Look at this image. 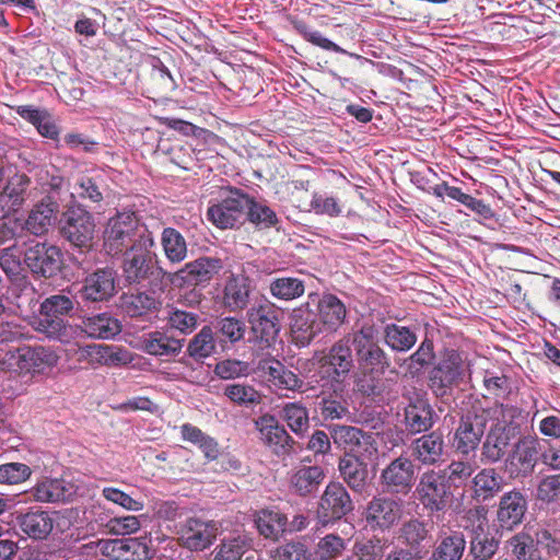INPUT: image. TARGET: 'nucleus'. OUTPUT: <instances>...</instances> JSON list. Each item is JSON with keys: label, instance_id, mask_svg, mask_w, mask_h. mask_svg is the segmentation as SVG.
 Instances as JSON below:
<instances>
[{"label": "nucleus", "instance_id": "52", "mask_svg": "<svg viewBox=\"0 0 560 560\" xmlns=\"http://www.w3.org/2000/svg\"><path fill=\"white\" fill-rule=\"evenodd\" d=\"M250 547V540L245 536L223 540L217 547L213 560H242Z\"/></svg>", "mask_w": 560, "mask_h": 560}, {"label": "nucleus", "instance_id": "45", "mask_svg": "<svg viewBox=\"0 0 560 560\" xmlns=\"http://www.w3.org/2000/svg\"><path fill=\"white\" fill-rule=\"evenodd\" d=\"M291 24L293 28L301 35L303 38L315 46H318L325 50L334 51L337 54H343L351 58L362 59V57L358 54L347 51L341 48L339 45L335 44L330 39L323 36V34L318 31H312L310 26L300 19H291Z\"/></svg>", "mask_w": 560, "mask_h": 560}, {"label": "nucleus", "instance_id": "19", "mask_svg": "<svg viewBox=\"0 0 560 560\" xmlns=\"http://www.w3.org/2000/svg\"><path fill=\"white\" fill-rule=\"evenodd\" d=\"M260 440L275 455L285 457L295 452V441L279 421L269 415L256 421Z\"/></svg>", "mask_w": 560, "mask_h": 560}, {"label": "nucleus", "instance_id": "1", "mask_svg": "<svg viewBox=\"0 0 560 560\" xmlns=\"http://www.w3.org/2000/svg\"><path fill=\"white\" fill-rule=\"evenodd\" d=\"M154 245L152 233L131 210L118 211L107 220L103 232V246L110 256L133 250L150 249Z\"/></svg>", "mask_w": 560, "mask_h": 560}, {"label": "nucleus", "instance_id": "30", "mask_svg": "<svg viewBox=\"0 0 560 560\" xmlns=\"http://www.w3.org/2000/svg\"><path fill=\"white\" fill-rule=\"evenodd\" d=\"M346 304L335 294L324 293L317 301V317L322 327L337 331L346 322Z\"/></svg>", "mask_w": 560, "mask_h": 560}, {"label": "nucleus", "instance_id": "43", "mask_svg": "<svg viewBox=\"0 0 560 560\" xmlns=\"http://www.w3.org/2000/svg\"><path fill=\"white\" fill-rule=\"evenodd\" d=\"M466 540L460 532H453L439 539L429 560H462Z\"/></svg>", "mask_w": 560, "mask_h": 560}, {"label": "nucleus", "instance_id": "34", "mask_svg": "<svg viewBox=\"0 0 560 560\" xmlns=\"http://www.w3.org/2000/svg\"><path fill=\"white\" fill-rule=\"evenodd\" d=\"M80 327L92 339H112L121 331L119 320L109 313L86 316Z\"/></svg>", "mask_w": 560, "mask_h": 560}, {"label": "nucleus", "instance_id": "3", "mask_svg": "<svg viewBox=\"0 0 560 560\" xmlns=\"http://www.w3.org/2000/svg\"><path fill=\"white\" fill-rule=\"evenodd\" d=\"M352 346L359 371L385 372L389 366L388 355L378 345V331L374 324L364 323L352 331Z\"/></svg>", "mask_w": 560, "mask_h": 560}, {"label": "nucleus", "instance_id": "6", "mask_svg": "<svg viewBox=\"0 0 560 560\" xmlns=\"http://www.w3.org/2000/svg\"><path fill=\"white\" fill-rule=\"evenodd\" d=\"M352 332L337 340L318 360L319 374L332 384H341L354 368Z\"/></svg>", "mask_w": 560, "mask_h": 560}, {"label": "nucleus", "instance_id": "10", "mask_svg": "<svg viewBox=\"0 0 560 560\" xmlns=\"http://www.w3.org/2000/svg\"><path fill=\"white\" fill-rule=\"evenodd\" d=\"M540 443L536 435H523L513 444L504 460L505 471L512 479L530 476L539 459Z\"/></svg>", "mask_w": 560, "mask_h": 560}, {"label": "nucleus", "instance_id": "7", "mask_svg": "<svg viewBox=\"0 0 560 560\" xmlns=\"http://www.w3.org/2000/svg\"><path fill=\"white\" fill-rule=\"evenodd\" d=\"M133 252L131 257L124 260L122 271L126 282L147 287L165 285L166 273L158 266L156 256L149 249Z\"/></svg>", "mask_w": 560, "mask_h": 560}, {"label": "nucleus", "instance_id": "17", "mask_svg": "<svg viewBox=\"0 0 560 560\" xmlns=\"http://www.w3.org/2000/svg\"><path fill=\"white\" fill-rule=\"evenodd\" d=\"M486 424L485 415L467 413L462 416L453 438L455 452L463 456L474 453L485 434Z\"/></svg>", "mask_w": 560, "mask_h": 560}, {"label": "nucleus", "instance_id": "5", "mask_svg": "<svg viewBox=\"0 0 560 560\" xmlns=\"http://www.w3.org/2000/svg\"><path fill=\"white\" fill-rule=\"evenodd\" d=\"M328 430L334 444L345 452L343 456L361 459H374L377 456L378 448L373 433L345 424H331Z\"/></svg>", "mask_w": 560, "mask_h": 560}, {"label": "nucleus", "instance_id": "24", "mask_svg": "<svg viewBox=\"0 0 560 560\" xmlns=\"http://www.w3.org/2000/svg\"><path fill=\"white\" fill-rule=\"evenodd\" d=\"M116 293V271L113 268H98L85 277L80 289L81 298L89 302H105Z\"/></svg>", "mask_w": 560, "mask_h": 560}, {"label": "nucleus", "instance_id": "16", "mask_svg": "<svg viewBox=\"0 0 560 560\" xmlns=\"http://www.w3.org/2000/svg\"><path fill=\"white\" fill-rule=\"evenodd\" d=\"M8 362H12L11 369L25 373H44L57 365L59 357L45 347H25L15 352L5 353Z\"/></svg>", "mask_w": 560, "mask_h": 560}, {"label": "nucleus", "instance_id": "63", "mask_svg": "<svg viewBox=\"0 0 560 560\" xmlns=\"http://www.w3.org/2000/svg\"><path fill=\"white\" fill-rule=\"evenodd\" d=\"M151 80L160 92H172L177 84L170 70L156 57L151 59Z\"/></svg>", "mask_w": 560, "mask_h": 560}, {"label": "nucleus", "instance_id": "49", "mask_svg": "<svg viewBox=\"0 0 560 560\" xmlns=\"http://www.w3.org/2000/svg\"><path fill=\"white\" fill-rule=\"evenodd\" d=\"M161 243L164 254L171 262L178 264L187 257L186 240L176 229H164Z\"/></svg>", "mask_w": 560, "mask_h": 560}, {"label": "nucleus", "instance_id": "39", "mask_svg": "<svg viewBox=\"0 0 560 560\" xmlns=\"http://www.w3.org/2000/svg\"><path fill=\"white\" fill-rule=\"evenodd\" d=\"M184 339L168 336L164 331H152L143 337L142 349L155 357H173L178 354L184 347Z\"/></svg>", "mask_w": 560, "mask_h": 560}, {"label": "nucleus", "instance_id": "36", "mask_svg": "<svg viewBox=\"0 0 560 560\" xmlns=\"http://www.w3.org/2000/svg\"><path fill=\"white\" fill-rule=\"evenodd\" d=\"M21 530L33 539H45L52 532L55 520L47 511L32 510L18 517Z\"/></svg>", "mask_w": 560, "mask_h": 560}, {"label": "nucleus", "instance_id": "42", "mask_svg": "<svg viewBox=\"0 0 560 560\" xmlns=\"http://www.w3.org/2000/svg\"><path fill=\"white\" fill-rule=\"evenodd\" d=\"M31 179L25 174H15L9 178L0 192V206L2 209L16 210L25 200Z\"/></svg>", "mask_w": 560, "mask_h": 560}, {"label": "nucleus", "instance_id": "20", "mask_svg": "<svg viewBox=\"0 0 560 560\" xmlns=\"http://www.w3.org/2000/svg\"><path fill=\"white\" fill-rule=\"evenodd\" d=\"M218 533L219 527L215 522L190 517L179 526L178 539L183 547L200 551L213 544Z\"/></svg>", "mask_w": 560, "mask_h": 560}, {"label": "nucleus", "instance_id": "40", "mask_svg": "<svg viewBox=\"0 0 560 560\" xmlns=\"http://www.w3.org/2000/svg\"><path fill=\"white\" fill-rule=\"evenodd\" d=\"M504 487V480L494 468H483L472 478L474 498L488 501L499 494Z\"/></svg>", "mask_w": 560, "mask_h": 560}, {"label": "nucleus", "instance_id": "28", "mask_svg": "<svg viewBox=\"0 0 560 560\" xmlns=\"http://www.w3.org/2000/svg\"><path fill=\"white\" fill-rule=\"evenodd\" d=\"M444 453L445 441L440 431L423 434L411 443L412 457L424 466L439 464L442 462Z\"/></svg>", "mask_w": 560, "mask_h": 560}, {"label": "nucleus", "instance_id": "9", "mask_svg": "<svg viewBox=\"0 0 560 560\" xmlns=\"http://www.w3.org/2000/svg\"><path fill=\"white\" fill-rule=\"evenodd\" d=\"M416 482V465L411 458L400 455L390 460L381 471L380 486L384 493L395 497L408 495Z\"/></svg>", "mask_w": 560, "mask_h": 560}, {"label": "nucleus", "instance_id": "38", "mask_svg": "<svg viewBox=\"0 0 560 560\" xmlns=\"http://www.w3.org/2000/svg\"><path fill=\"white\" fill-rule=\"evenodd\" d=\"M33 327L50 339L66 341L69 338L70 327L67 319L52 312L46 313L43 303H40L38 315L33 320Z\"/></svg>", "mask_w": 560, "mask_h": 560}, {"label": "nucleus", "instance_id": "47", "mask_svg": "<svg viewBox=\"0 0 560 560\" xmlns=\"http://www.w3.org/2000/svg\"><path fill=\"white\" fill-rule=\"evenodd\" d=\"M270 294L280 301H292L305 292L304 281L294 277L273 278L269 283Z\"/></svg>", "mask_w": 560, "mask_h": 560}, {"label": "nucleus", "instance_id": "59", "mask_svg": "<svg viewBox=\"0 0 560 560\" xmlns=\"http://www.w3.org/2000/svg\"><path fill=\"white\" fill-rule=\"evenodd\" d=\"M153 553L149 545L139 538L122 539L117 560H150Z\"/></svg>", "mask_w": 560, "mask_h": 560}, {"label": "nucleus", "instance_id": "22", "mask_svg": "<svg viewBox=\"0 0 560 560\" xmlns=\"http://www.w3.org/2000/svg\"><path fill=\"white\" fill-rule=\"evenodd\" d=\"M222 267V260L219 258L199 257L174 272L171 280L178 287L208 283Z\"/></svg>", "mask_w": 560, "mask_h": 560}, {"label": "nucleus", "instance_id": "35", "mask_svg": "<svg viewBox=\"0 0 560 560\" xmlns=\"http://www.w3.org/2000/svg\"><path fill=\"white\" fill-rule=\"evenodd\" d=\"M486 517H478V524L472 528L469 546V553L475 560H490L499 549V540L490 533H486Z\"/></svg>", "mask_w": 560, "mask_h": 560}, {"label": "nucleus", "instance_id": "55", "mask_svg": "<svg viewBox=\"0 0 560 560\" xmlns=\"http://www.w3.org/2000/svg\"><path fill=\"white\" fill-rule=\"evenodd\" d=\"M248 203L246 220L261 229H269L277 224L278 218L271 208L255 201L252 197H249Z\"/></svg>", "mask_w": 560, "mask_h": 560}, {"label": "nucleus", "instance_id": "51", "mask_svg": "<svg viewBox=\"0 0 560 560\" xmlns=\"http://www.w3.org/2000/svg\"><path fill=\"white\" fill-rule=\"evenodd\" d=\"M215 351V340L211 327L203 326L187 345V353L195 360H202Z\"/></svg>", "mask_w": 560, "mask_h": 560}, {"label": "nucleus", "instance_id": "46", "mask_svg": "<svg viewBox=\"0 0 560 560\" xmlns=\"http://www.w3.org/2000/svg\"><path fill=\"white\" fill-rule=\"evenodd\" d=\"M258 532L270 539H278L285 530L288 518L284 514L273 510H261L255 520Z\"/></svg>", "mask_w": 560, "mask_h": 560}, {"label": "nucleus", "instance_id": "54", "mask_svg": "<svg viewBox=\"0 0 560 560\" xmlns=\"http://www.w3.org/2000/svg\"><path fill=\"white\" fill-rule=\"evenodd\" d=\"M224 395L238 406L257 405L261 400V395L252 385L234 383L224 388Z\"/></svg>", "mask_w": 560, "mask_h": 560}, {"label": "nucleus", "instance_id": "14", "mask_svg": "<svg viewBox=\"0 0 560 560\" xmlns=\"http://www.w3.org/2000/svg\"><path fill=\"white\" fill-rule=\"evenodd\" d=\"M353 510V503L347 489L340 482H329L318 503L317 517L327 525L346 516Z\"/></svg>", "mask_w": 560, "mask_h": 560}, {"label": "nucleus", "instance_id": "15", "mask_svg": "<svg viewBox=\"0 0 560 560\" xmlns=\"http://www.w3.org/2000/svg\"><path fill=\"white\" fill-rule=\"evenodd\" d=\"M165 285L148 287L136 293H124L120 298L121 308L132 318L156 317L163 305Z\"/></svg>", "mask_w": 560, "mask_h": 560}, {"label": "nucleus", "instance_id": "27", "mask_svg": "<svg viewBox=\"0 0 560 560\" xmlns=\"http://www.w3.org/2000/svg\"><path fill=\"white\" fill-rule=\"evenodd\" d=\"M438 415L429 401L422 397L410 399L405 408L404 423L410 434L428 432L435 423Z\"/></svg>", "mask_w": 560, "mask_h": 560}, {"label": "nucleus", "instance_id": "13", "mask_svg": "<svg viewBox=\"0 0 560 560\" xmlns=\"http://www.w3.org/2000/svg\"><path fill=\"white\" fill-rule=\"evenodd\" d=\"M520 434V425L505 420H497L486 434L481 445L480 459L485 464L500 462L506 452L511 441Z\"/></svg>", "mask_w": 560, "mask_h": 560}, {"label": "nucleus", "instance_id": "57", "mask_svg": "<svg viewBox=\"0 0 560 560\" xmlns=\"http://www.w3.org/2000/svg\"><path fill=\"white\" fill-rule=\"evenodd\" d=\"M385 372L377 371H359L355 380V390L363 396H376L383 390L382 375Z\"/></svg>", "mask_w": 560, "mask_h": 560}, {"label": "nucleus", "instance_id": "12", "mask_svg": "<svg viewBox=\"0 0 560 560\" xmlns=\"http://www.w3.org/2000/svg\"><path fill=\"white\" fill-rule=\"evenodd\" d=\"M466 371L463 354L455 349L446 348L440 353L439 362L430 373V387L438 396L456 384Z\"/></svg>", "mask_w": 560, "mask_h": 560}, {"label": "nucleus", "instance_id": "41", "mask_svg": "<svg viewBox=\"0 0 560 560\" xmlns=\"http://www.w3.org/2000/svg\"><path fill=\"white\" fill-rule=\"evenodd\" d=\"M74 189L82 200L101 203L107 190L106 176L100 171L83 174L78 178Z\"/></svg>", "mask_w": 560, "mask_h": 560}, {"label": "nucleus", "instance_id": "23", "mask_svg": "<svg viewBox=\"0 0 560 560\" xmlns=\"http://www.w3.org/2000/svg\"><path fill=\"white\" fill-rule=\"evenodd\" d=\"M94 231L95 223L91 213L80 208L67 212L61 233L71 244L77 247H90Z\"/></svg>", "mask_w": 560, "mask_h": 560}, {"label": "nucleus", "instance_id": "26", "mask_svg": "<svg viewBox=\"0 0 560 560\" xmlns=\"http://www.w3.org/2000/svg\"><path fill=\"white\" fill-rule=\"evenodd\" d=\"M59 203L52 194L45 196L38 201L28 213L24 222V228L33 235L42 236L46 234L55 224Z\"/></svg>", "mask_w": 560, "mask_h": 560}, {"label": "nucleus", "instance_id": "44", "mask_svg": "<svg viewBox=\"0 0 560 560\" xmlns=\"http://www.w3.org/2000/svg\"><path fill=\"white\" fill-rule=\"evenodd\" d=\"M383 335L385 343L396 352H407L418 340L412 329L394 323L384 327Z\"/></svg>", "mask_w": 560, "mask_h": 560}, {"label": "nucleus", "instance_id": "11", "mask_svg": "<svg viewBox=\"0 0 560 560\" xmlns=\"http://www.w3.org/2000/svg\"><path fill=\"white\" fill-rule=\"evenodd\" d=\"M404 501L395 495H374L366 504L364 518L374 530L386 532L402 517Z\"/></svg>", "mask_w": 560, "mask_h": 560}, {"label": "nucleus", "instance_id": "62", "mask_svg": "<svg viewBox=\"0 0 560 560\" xmlns=\"http://www.w3.org/2000/svg\"><path fill=\"white\" fill-rule=\"evenodd\" d=\"M199 316L194 312L172 308L168 312L167 324L171 328L183 334H190L198 325Z\"/></svg>", "mask_w": 560, "mask_h": 560}, {"label": "nucleus", "instance_id": "21", "mask_svg": "<svg viewBox=\"0 0 560 560\" xmlns=\"http://www.w3.org/2000/svg\"><path fill=\"white\" fill-rule=\"evenodd\" d=\"M528 509V500L520 489L504 492L498 503L495 521L502 530L511 532L523 523Z\"/></svg>", "mask_w": 560, "mask_h": 560}, {"label": "nucleus", "instance_id": "29", "mask_svg": "<svg viewBox=\"0 0 560 560\" xmlns=\"http://www.w3.org/2000/svg\"><path fill=\"white\" fill-rule=\"evenodd\" d=\"M396 534L401 545L410 547L424 556L431 538L428 522L412 516L400 524Z\"/></svg>", "mask_w": 560, "mask_h": 560}, {"label": "nucleus", "instance_id": "31", "mask_svg": "<svg viewBox=\"0 0 560 560\" xmlns=\"http://www.w3.org/2000/svg\"><path fill=\"white\" fill-rule=\"evenodd\" d=\"M250 280L245 275H232L223 289V304L231 312L243 311L250 300Z\"/></svg>", "mask_w": 560, "mask_h": 560}, {"label": "nucleus", "instance_id": "2", "mask_svg": "<svg viewBox=\"0 0 560 560\" xmlns=\"http://www.w3.org/2000/svg\"><path fill=\"white\" fill-rule=\"evenodd\" d=\"M249 196L238 188H226L222 198L209 206L207 219L221 230L235 229L246 222Z\"/></svg>", "mask_w": 560, "mask_h": 560}, {"label": "nucleus", "instance_id": "32", "mask_svg": "<svg viewBox=\"0 0 560 560\" xmlns=\"http://www.w3.org/2000/svg\"><path fill=\"white\" fill-rule=\"evenodd\" d=\"M325 479V471L320 466H301L290 477V489L294 494L306 497L318 491Z\"/></svg>", "mask_w": 560, "mask_h": 560}, {"label": "nucleus", "instance_id": "33", "mask_svg": "<svg viewBox=\"0 0 560 560\" xmlns=\"http://www.w3.org/2000/svg\"><path fill=\"white\" fill-rule=\"evenodd\" d=\"M31 493L38 502H67L73 495V486L63 479L45 478L32 488Z\"/></svg>", "mask_w": 560, "mask_h": 560}, {"label": "nucleus", "instance_id": "37", "mask_svg": "<svg viewBox=\"0 0 560 560\" xmlns=\"http://www.w3.org/2000/svg\"><path fill=\"white\" fill-rule=\"evenodd\" d=\"M369 459H361L353 456H341L338 469L343 481L355 492H362L366 486Z\"/></svg>", "mask_w": 560, "mask_h": 560}, {"label": "nucleus", "instance_id": "64", "mask_svg": "<svg viewBox=\"0 0 560 560\" xmlns=\"http://www.w3.org/2000/svg\"><path fill=\"white\" fill-rule=\"evenodd\" d=\"M31 468L23 463H8L0 465V483L18 485L30 478Z\"/></svg>", "mask_w": 560, "mask_h": 560}, {"label": "nucleus", "instance_id": "48", "mask_svg": "<svg viewBox=\"0 0 560 560\" xmlns=\"http://www.w3.org/2000/svg\"><path fill=\"white\" fill-rule=\"evenodd\" d=\"M438 470L455 492L467 483L475 471V467L468 460L453 459L447 466Z\"/></svg>", "mask_w": 560, "mask_h": 560}, {"label": "nucleus", "instance_id": "18", "mask_svg": "<svg viewBox=\"0 0 560 560\" xmlns=\"http://www.w3.org/2000/svg\"><path fill=\"white\" fill-rule=\"evenodd\" d=\"M24 262L35 276L51 278L61 270L62 254L57 246L36 243L25 250Z\"/></svg>", "mask_w": 560, "mask_h": 560}, {"label": "nucleus", "instance_id": "58", "mask_svg": "<svg viewBox=\"0 0 560 560\" xmlns=\"http://www.w3.org/2000/svg\"><path fill=\"white\" fill-rule=\"evenodd\" d=\"M272 560H316L307 546L300 541H291L277 547L271 552Z\"/></svg>", "mask_w": 560, "mask_h": 560}, {"label": "nucleus", "instance_id": "50", "mask_svg": "<svg viewBox=\"0 0 560 560\" xmlns=\"http://www.w3.org/2000/svg\"><path fill=\"white\" fill-rule=\"evenodd\" d=\"M280 417L295 434L304 433L310 427L308 411L301 402L283 404Z\"/></svg>", "mask_w": 560, "mask_h": 560}, {"label": "nucleus", "instance_id": "53", "mask_svg": "<svg viewBox=\"0 0 560 560\" xmlns=\"http://www.w3.org/2000/svg\"><path fill=\"white\" fill-rule=\"evenodd\" d=\"M386 539L372 536L370 539L355 541L353 555L358 560H383L385 558Z\"/></svg>", "mask_w": 560, "mask_h": 560}, {"label": "nucleus", "instance_id": "25", "mask_svg": "<svg viewBox=\"0 0 560 560\" xmlns=\"http://www.w3.org/2000/svg\"><path fill=\"white\" fill-rule=\"evenodd\" d=\"M290 320L294 341L302 347L310 345L323 330L317 314L310 308V303L294 308Z\"/></svg>", "mask_w": 560, "mask_h": 560}, {"label": "nucleus", "instance_id": "4", "mask_svg": "<svg viewBox=\"0 0 560 560\" xmlns=\"http://www.w3.org/2000/svg\"><path fill=\"white\" fill-rule=\"evenodd\" d=\"M415 495L429 513L445 512L455 501V493L438 469L423 471L416 485Z\"/></svg>", "mask_w": 560, "mask_h": 560}, {"label": "nucleus", "instance_id": "56", "mask_svg": "<svg viewBox=\"0 0 560 560\" xmlns=\"http://www.w3.org/2000/svg\"><path fill=\"white\" fill-rule=\"evenodd\" d=\"M347 542L335 534H328L319 539L315 555L318 560H335L346 550Z\"/></svg>", "mask_w": 560, "mask_h": 560}, {"label": "nucleus", "instance_id": "61", "mask_svg": "<svg viewBox=\"0 0 560 560\" xmlns=\"http://www.w3.org/2000/svg\"><path fill=\"white\" fill-rule=\"evenodd\" d=\"M214 374L221 380H233L249 374V363L236 359L219 361L214 366Z\"/></svg>", "mask_w": 560, "mask_h": 560}, {"label": "nucleus", "instance_id": "8", "mask_svg": "<svg viewBox=\"0 0 560 560\" xmlns=\"http://www.w3.org/2000/svg\"><path fill=\"white\" fill-rule=\"evenodd\" d=\"M248 323L250 325V341L259 348L271 347L280 332V319L278 311L269 301L253 306L247 312Z\"/></svg>", "mask_w": 560, "mask_h": 560}, {"label": "nucleus", "instance_id": "60", "mask_svg": "<svg viewBox=\"0 0 560 560\" xmlns=\"http://www.w3.org/2000/svg\"><path fill=\"white\" fill-rule=\"evenodd\" d=\"M435 358L433 340L425 337L418 349L406 360L408 371H421L429 366Z\"/></svg>", "mask_w": 560, "mask_h": 560}]
</instances>
